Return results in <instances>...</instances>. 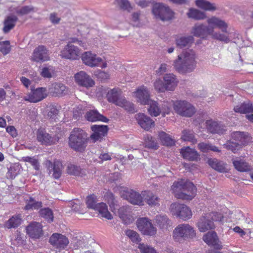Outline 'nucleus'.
<instances>
[{
	"instance_id": "de8ad7c7",
	"label": "nucleus",
	"mask_w": 253,
	"mask_h": 253,
	"mask_svg": "<svg viewBox=\"0 0 253 253\" xmlns=\"http://www.w3.org/2000/svg\"><path fill=\"white\" fill-rule=\"evenodd\" d=\"M224 148L227 150L231 151L232 153L236 154L240 151L243 147L239 143L234 142L231 140H228L223 145Z\"/></svg>"
},
{
	"instance_id": "680f3d73",
	"label": "nucleus",
	"mask_w": 253,
	"mask_h": 253,
	"mask_svg": "<svg viewBox=\"0 0 253 253\" xmlns=\"http://www.w3.org/2000/svg\"><path fill=\"white\" fill-rule=\"evenodd\" d=\"M182 133L181 139L184 141L193 142L195 140V136L191 130H183Z\"/></svg>"
},
{
	"instance_id": "79ce46f5",
	"label": "nucleus",
	"mask_w": 253,
	"mask_h": 253,
	"mask_svg": "<svg viewBox=\"0 0 253 253\" xmlns=\"http://www.w3.org/2000/svg\"><path fill=\"white\" fill-rule=\"evenodd\" d=\"M42 207V203L41 201H36L34 198L30 197L26 201V205L24 207L25 210H38Z\"/></svg>"
},
{
	"instance_id": "3c124183",
	"label": "nucleus",
	"mask_w": 253,
	"mask_h": 253,
	"mask_svg": "<svg viewBox=\"0 0 253 253\" xmlns=\"http://www.w3.org/2000/svg\"><path fill=\"white\" fill-rule=\"evenodd\" d=\"M118 215L125 224L127 225L132 223V218L127 214V211L125 207H122L119 209Z\"/></svg>"
},
{
	"instance_id": "a19ab883",
	"label": "nucleus",
	"mask_w": 253,
	"mask_h": 253,
	"mask_svg": "<svg viewBox=\"0 0 253 253\" xmlns=\"http://www.w3.org/2000/svg\"><path fill=\"white\" fill-rule=\"evenodd\" d=\"M158 137L165 146H172L175 144V141L171 138L170 135L163 131L159 132Z\"/></svg>"
},
{
	"instance_id": "a211bd4d",
	"label": "nucleus",
	"mask_w": 253,
	"mask_h": 253,
	"mask_svg": "<svg viewBox=\"0 0 253 253\" xmlns=\"http://www.w3.org/2000/svg\"><path fill=\"white\" fill-rule=\"evenodd\" d=\"M74 77L76 83L81 86L86 88L91 87L95 84L91 77L83 71L77 73Z\"/></svg>"
},
{
	"instance_id": "473e14b6",
	"label": "nucleus",
	"mask_w": 253,
	"mask_h": 253,
	"mask_svg": "<svg viewBox=\"0 0 253 253\" xmlns=\"http://www.w3.org/2000/svg\"><path fill=\"white\" fill-rule=\"evenodd\" d=\"M107 100L116 105L118 106V104L121 102L124 97L121 96L120 91L117 88H114L109 90L106 94Z\"/></svg>"
},
{
	"instance_id": "338daca9",
	"label": "nucleus",
	"mask_w": 253,
	"mask_h": 253,
	"mask_svg": "<svg viewBox=\"0 0 253 253\" xmlns=\"http://www.w3.org/2000/svg\"><path fill=\"white\" fill-rule=\"evenodd\" d=\"M59 111V109L56 106L52 105L50 106V111L48 112L47 116L51 120L55 121L56 119L57 118Z\"/></svg>"
},
{
	"instance_id": "8fccbe9b",
	"label": "nucleus",
	"mask_w": 253,
	"mask_h": 253,
	"mask_svg": "<svg viewBox=\"0 0 253 253\" xmlns=\"http://www.w3.org/2000/svg\"><path fill=\"white\" fill-rule=\"evenodd\" d=\"M39 213L41 217L44 218L48 222L51 223L53 221V211L49 208H42L40 210Z\"/></svg>"
},
{
	"instance_id": "e433bc0d",
	"label": "nucleus",
	"mask_w": 253,
	"mask_h": 253,
	"mask_svg": "<svg viewBox=\"0 0 253 253\" xmlns=\"http://www.w3.org/2000/svg\"><path fill=\"white\" fill-rule=\"evenodd\" d=\"M137 101L142 105H146L151 100L149 91L146 88L138 89L136 92Z\"/></svg>"
},
{
	"instance_id": "9d476101",
	"label": "nucleus",
	"mask_w": 253,
	"mask_h": 253,
	"mask_svg": "<svg viewBox=\"0 0 253 253\" xmlns=\"http://www.w3.org/2000/svg\"><path fill=\"white\" fill-rule=\"evenodd\" d=\"M136 225L138 230L144 235L151 236L156 234V228L152 224L151 220L147 217L137 219Z\"/></svg>"
},
{
	"instance_id": "20e7f679",
	"label": "nucleus",
	"mask_w": 253,
	"mask_h": 253,
	"mask_svg": "<svg viewBox=\"0 0 253 253\" xmlns=\"http://www.w3.org/2000/svg\"><path fill=\"white\" fill-rule=\"evenodd\" d=\"M152 13L155 18L163 22H169L175 18V12L168 5L153 1Z\"/></svg>"
},
{
	"instance_id": "c9c22d12",
	"label": "nucleus",
	"mask_w": 253,
	"mask_h": 253,
	"mask_svg": "<svg viewBox=\"0 0 253 253\" xmlns=\"http://www.w3.org/2000/svg\"><path fill=\"white\" fill-rule=\"evenodd\" d=\"M213 31V29L209 27L200 25L193 27L191 33L197 37H203Z\"/></svg>"
},
{
	"instance_id": "69168bd1",
	"label": "nucleus",
	"mask_w": 253,
	"mask_h": 253,
	"mask_svg": "<svg viewBox=\"0 0 253 253\" xmlns=\"http://www.w3.org/2000/svg\"><path fill=\"white\" fill-rule=\"evenodd\" d=\"M154 86L155 88L160 92H164L167 90L164 80H157L154 83Z\"/></svg>"
},
{
	"instance_id": "c03bdc74",
	"label": "nucleus",
	"mask_w": 253,
	"mask_h": 253,
	"mask_svg": "<svg viewBox=\"0 0 253 253\" xmlns=\"http://www.w3.org/2000/svg\"><path fill=\"white\" fill-rule=\"evenodd\" d=\"M147 104L149 105L148 112L151 116L157 117L160 114H162L159 103L157 102L151 100Z\"/></svg>"
},
{
	"instance_id": "72a5a7b5",
	"label": "nucleus",
	"mask_w": 253,
	"mask_h": 253,
	"mask_svg": "<svg viewBox=\"0 0 253 253\" xmlns=\"http://www.w3.org/2000/svg\"><path fill=\"white\" fill-rule=\"evenodd\" d=\"M157 226L163 230H167L171 226V221L166 215L159 214L155 217Z\"/></svg>"
},
{
	"instance_id": "4be33fe9",
	"label": "nucleus",
	"mask_w": 253,
	"mask_h": 253,
	"mask_svg": "<svg viewBox=\"0 0 253 253\" xmlns=\"http://www.w3.org/2000/svg\"><path fill=\"white\" fill-rule=\"evenodd\" d=\"M135 118L139 126L146 130L148 131L155 126V122L144 113L136 114Z\"/></svg>"
},
{
	"instance_id": "774afa93",
	"label": "nucleus",
	"mask_w": 253,
	"mask_h": 253,
	"mask_svg": "<svg viewBox=\"0 0 253 253\" xmlns=\"http://www.w3.org/2000/svg\"><path fill=\"white\" fill-rule=\"evenodd\" d=\"M213 37L214 39L226 43L230 42V39L228 36L223 34H221L219 32H216L214 33L213 35Z\"/></svg>"
},
{
	"instance_id": "6ab92c4d",
	"label": "nucleus",
	"mask_w": 253,
	"mask_h": 253,
	"mask_svg": "<svg viewBox=\"0 0 253 253\" xmlns=\"http://www.w3.org/2000/svg\"><path fill=\"white\" fill-rule=\"evenodd\" d=\"M44 164L49 170V173L53 171L52 176L55 179H58L62 174V164L59 160H55L52 163L51 161L46 160Z\"/></svg>"
},
{
	"instance_id": "4468645a",
	"label": "nucleus",
	"mask_w": 253,
	"mask_h": 253,
	"mask_svg": "<svg viewBox=\"0 0 253 253\" xmlns=\"http://www.w3.org/2000/svg\"><path fill=\"white\" fill-rule=\"evenodd\" d=\"M49 59L48 51L46 47L42 45H39L33 51L31 59L37 63H42Z\"/></svg>"
},
{
	"instance_id": "9b49d317",
	"label": "nucleus",
	"mask_w": 253,
	"mask_h": 253,
	"mask_svg": "<svg viewBox=\"0 0 253 253\" xmlns=\"http://www.w3.org/2000/svg\"><path fill=\"white\" fill-rule=\"evenodd\" d=\"M121 196L124 199L127 200L134 205H143L142 195L138 192L129 188H125L120 192Z\"/></svg>"
},
{
	"instance_id": "a878e982",
	"label": "nucleus",
	"mask_w": 253,
	"mask_h": 253,
	"mask_svg": "<svg viewBox=\"0 0 253 253\" xmlns=\"http://www.w3.org/2000/svg\"><path fill=\"white\" fill-rule=\"evenodd\" d=\"M209 165L216 171L221 172H227L228 169L227 168V165L223 161H219L217 159L210 158L207 162Z\"/></svg>"
},
{
	"instance_id": "6e6552de",
	"label": "nucleus",
	"mask_w": 253,
	"mask_h": 253,
	"mask_svg": "<svg viewBox=\"0 0 253 253\" xmlns=\"http://www.w3.org/2000/svg\"><path fill=\"white\" fill-rule=\"evenodd\" d=\"M47 96V90L45 87H40L35 89L33 86L31 87L30 93L24 96L23 100L30 103H37L45 98Z\"/></svg>"
},
{
	"instance_id": "cd10ccee",
	"label": "nucleus",
	"mask_w": 253,
	"mask_h": 253,
	"mask_svg": "<svg viewBox=\"0 0 253 253\" xmlns=\"http://www.w3.org/2000/svg\"><path fill=\"white\" fill-rule=\"evenodd\" d=\"M194 42L192 36H178L175 39V42L176 46L179 48L190 47Z\"/></svg>"
},
{
	"instance_id": "5fc2aeb1",
	"label": "nucleus",
	"mask_w": 253,
	"mask_h": 253,
	"mask_svg": "<svg viewBox=\"0 0 253 253\" xmlns=\"http://www.w3.org/2000/svg\"><path fill=\"white\" fill-rule=\"evenodd\" d=\"M125 234L134 243L139 244L141 241L138 233L134 230L127 229L125 231Z\"/></svg>"
},
{
	"instance_id": "37998d69",
	"label": "nucleus",
	"mask_w": 253,
	"mask_h": 253,
	"mask_svg": "<svg viewBox=\"0 0 253 253\" xmlns=\"http://www.w3.org/2000/svg\"><path fill=\"white\" fill-rule=\"evenodd\" d=\"M94 210L98 211L101 215L102 217L107 219L110 220L113 218L112 214L108 211L106 204L103 202L98 203L97 206L95 208Z\"/></svg>"
},
{
	"instance_id": "2eb2a0df",
	"label": "nucleus",
	"mask_w": 253,
	"mask_h": 253,
	"mask_svg": "<svg viewBox=\"0 0 253 253\" xmlns=\"http://www.w3.org/2000/svg\"><path fill=\"white\" fill-rule=\"evenodd\" d=\"M91 130L93 132L90 135V137L95 142L97 141H101L103 137L107 135L109 127L106 125H94L91 126Z\"/></svg>"
},
{
	"instance_id": "a18cd8bd",
	"label": "nucleus",
	"mask_w": 253,
	"mask_h": 253,
	"mask_svg": "<svg viewBox=\"0 0 253 253\" xmlns=\"http://www.w3.org/2000/svg\"><path fill=\"white\" fill-rule=\"evenodd\" d=\"M22 218L20 214L15 215L10 217L5 223V227L8 229L16 228L21 223Z\"/></svg>"
},
{
	"instance_id": "f704fd0d",
	"label": "nucleus",
	"mask_w": 253,
	"mask_h": 253,
	"mask_svg": "<svg viewBox=\"0 0 253 253\" xmlns=\"http://www.w3.org/2000/svg\"><path fill=\"white\" fill-rule=\"evenodd\" d=\"M234 168L239 172H249L252 170L251 166L245 160L239 159L232 162Z\"/></svg>"
},
{
	"instance_id": "4d7b16f0",
	"label": "nucleus",
	"mask_w": 253,
	"mask_h": 253,
	"mask_svg": "<svg viewBox=\"0 0 253 253\" xmlns=\"http://www.w3.org/2000/svg\"><path fill=\"white\" fill-rule=\"evenodd\" d=\"M66 87L62 84H56L53 87V93L56 96H63L66 94Z\"/></svg>"
},
{
	"instance_id": "603ef678",
	"label": "nucleus",
	"mask_w": 253,
	"mask_h": 253,
	"mask_svg": "<svg viewBox=\"0 0 253 253\" xmlns=\"http://www.w3.org/2000/svg\"><path fill=\"white\" fill-rule=\"evenodd\" d=\"M20 167L19 165L14 164L11 165L8 169V171L6 173V177L8 179H14L16 176L20 173Z\"/></svg>"
},
{
	"instance_id": "e2e57ef3",
	"label": "nucleus",
	"mask_w": 253,
	"mask_h": 253,
	"mask_svg": "<svg viewBox=\"0 0 253 253\" xmlns=\"http://www.w3.org/2000/svg\"><path fill=\"white\" fill-rule=\"evenodd\" d=\"M121 9L130 12L132 7L128 0H116Z\"/></svg>"
},
{
	"instance_id": "ea45409f",
	"label": "nucleus",
	"mask_w": 253,
	"mask_h": 253,
	"mask_svg": "<svg viewBox=\"0 0 253 253\" xmlns=\"http://www.w3.org/2000/svg\"><path fill=\"white\" fill-rule=\"evenodd\" d=\"M187 16L189 18L196 20H204L207 17L205 12L194 8H190L189 9L187 13Z\"/></svg>"
},
{
	"instance_id": "052dcab7",
	"label": "nucleus",
	"mask_w": 253,
	"mask_h": 253,
	"mask_svg": "<svg viewBox=\"0 0 253 253\" xmlns=\"http://www.w3.org/2000/svg\"><path fill=\"white\" fill-rule=\"evenodd\" d=\"M96 198V196L94 194L90 195L86 197V204L88 208L95 209L97 206Z\"/></svg>"
},
{
	"instance_id": "423d86ee",
	"label": "nucleus",
	"mask_w": 253,
	"mask_h": 253,
	"mask_svg": "<svg viewBox=\"0 0 253 253\" xmlns=\"http://www.w3.org/2000/svg\"><path fill=\"white\" fill-rule=\"evenodd\" d=\"M195 237L196 232L193 227L188 224H180L173 231V237L177 241L181 239H192Z\"/></svg>"
},
{
	"instance_id": "1a4fd4ad",
	"label": "nucleus",
	"mask_w": 253,
	"mask_h": 253,
	"mask_svg": "<svg viewBox=\"0 0 253 253\" xmlns=\"http://www.w3.org/2000/svg\"><path fill=\"white\" fill-rule=\"evenodd\" d=\"M170 210L173 215L183 220L190 219L192 215L190 208L184 204L173 203L170 206Z\"/></svg>"
},
{
	"instance_id": "49530a36",
	"label": "nucleus",
	"mask_w": 253,
	"mask_h": 253,
	"mask_svg": "<svg viewBox=\"0 0 253 253\" xmlns=\"http://www.w3.org/2000/svg\"><path fill=\"white\" fill-rule=\"evenodd\" d=\"M67 173L71 175L82 177L85 175V171L80 166L73 164H70L67 168Z\"/></svg>"
},
{
	"instance_id": "4c0bfd02",
	"label": "nucleus",
	"mask_w": 253,
	"mask_h": 253,
	"mask_svg": "<svg viewBox=\"0 0 253 253\" xmlns=\"http://www.w3.org/2000/svg\"><path fill=\"white\" fill-rule=\"evenodd\" d=\"M196 6L205 11H214L217 9L216 4L211 3L207 0H196Z\"/></svg>"
},
{
	"instance_id": "f8f14e48",
	"label": "nucleus",
	"mask_w": 253,
	"mask_h": 253,
	"mask_svg": "<svg viewBox=\"0 0 253 253\" xmlns=\"http://www.w3.org/2000/svg\"><path fill=\"white\" fill-rule=\"evenodd\" d=\"M42 227L39 222H31L26 227V234L32 239H39L43 235Z\"/></svg>"
},
{
	"instance_id": "0eeeda50",
	"label": "nucleus",
	"mask_w": 253,
	"mask_h": 253,
	"mask_svg": "<svg viewBox=\"0 0 253 253\" xmlns=\"http://www.w3.org/2000/svg\"><path fill=\"white\" fill-rule=\"evenodd\" d=\"M173 107L177 114L185 117H191L196 112L195 107L186 100H177L173 103Z\"/></svg>"
},
{
	"instance_id": "09e8293b",
	"label": "nucleus",
	"mask_w": 253,
	"mask_h": 253,
	"mask_svg": "<svg viewBox=\"0 0 253 253\" xmlns=\"http://www.w3.org/2000/svg\"><path fill=\"white\" fill-rule=\"evenodd\" d=\"M144 146L153 150H157L159 147L156 139L150 134L147 135L144 139Z\"/></svg>"
},
{
	"instance_id": "39448f33",
	"label": "nucleus",
	"mask_w": 253,
	"mask_h": 253,
	"mask_svg": "<svg viewBox=\"0 0 253 253\" xmlns=\"http://www.w3.org/2000/svg\"><path fill=\"white\" fill-rule=\"evenodd\" d=\"M220 220V213L211 212L201 217L197 223V226L200 232H204L209 230L214 229L215 227L214 222Z\"/></svg>"
},
{
	"instance_id": "f3484780",
	"label": "nucleus",
	"mask_w": 253,
	"mask_h": 253,
	"mask_svg": "<svg viewBox=\"0 0 253 253\" xmlns=\"http://www.w3.org/2000/svg\"><path fill=\"white\" fill-rule=\"evenodd\" d=\"M49 242L57 249H64L68 245L69 240L65 235L55 233L49 238Z\"/></svg>"
},
{
	"instance_id": "393cba45",
	"label": "nucleus",
	"mask_w": 253,
	"mask_h": 253,
	"mask_svg": "<svg viewBox=\"0 0 253 253\" xmlns=\"http://www.w3.org/2000/svg\"><path fill=\"white\" fill-rule=\"evenodd\" d=\"M233 110L235 112L246 114L253 112V103L250 100H247L235 105Z\"/></svg>"
},
{
	"instance_id": "864d4df0",
	"label": "nucleus",
	"mask_w": 253,
	"mask_h": 253,
	"mask_svg": "<svg viewBox=\"0 0 253 253\" xmlns=\"http://www.w3.org/2000/svg\"><path fill=\"white\" fill-rule=\"evenodd\" d=\"M173 103L172 101H163L159 104L162 117H164L166 114H169L170 113L171 107L172 105L173 106Z\"/></svg>"
},
{
	"instance_id": "7c9ffc66",
	"label": "nucleus",
	"mask_w": 253,
	"mask_h": 253,
	"mask_svg": "<svg viewBox=\"0 0 253 253\" xmlns=\"http://www.w3.org/2000/svg\"><path fill=\"white\" fill-rule=\"evenodd\" d=\"M142 202H145L150 206L159 205V198L151 191H142Z\"/></svg>"
},
{
	"instance_id": "dca6fc26",
	"label": "nucleus",
	"mask_w": 253,
	"mask_h": 253,
	"mask_svg": "<svg viewBox=\"0 0 253 253\" xmlns=\"http://www.w3.org/2000/svg\"><path fill=\"white\" fill-rule=\"evenodd\" d=\"M206 124L208 130L212 134L221 135L225 134L227 131V127L221 122L211 120H207Z\"/></svg>"
},
{
	"instance_id": "b1692460",
	"label": "nucleus",
	"mask_w": 253,
	"mask_h": 253,
	"mask_svg": "<svg viewBox=\"0 0 253 253\" xmlns=\"http://www.w3.org/2000/svg\"><path fill=\"white\" fill-rule=\"evenodd\" d=\"M231 137L242 147L248 145L250 141V136L248 132L234 131L231 133Z\"/></svg>"
},
{
	"instance_id": "c756f323",
	"label": "nucleus",
	"mask_w": 253,
	"mask_h": 253,
	"mask_svg": "<svg viewBox=\"0 0 253 253\" xmlns=\"http://www.w3.org/2000/svg\"><path fill=\"white\" fill-rule=\"evenodd\" d=\"M209 24L213 28H217L222 32H227V24L224 21L215 16H212L208 20Z\"/></svg>"
},
{
	"instance_id": "bb28decb",
	"label": "nucleus",
	"mask_w": 253,
	"mask_h": 253,
	"mask_svg": "<svg viewBox=\"0 0 253 253\" xmlns=\"http://www.w3.org/2000/svg\"><path fill=\"white\" fill-rule=\"evenodd\" d=\"M37 138L39 142L45 145H51L54 143V138L44 129H39L37 131Z\"/></svg>"
},
{
	"instance_id": "13d9d810",
	"label": "nucleus",
	"mask_w": 253,
	"mask_h": 253,
	"mask_svg": "<svg viewBox=\"0 0 253 253\" xmlns=\"http://www.w3.org/2000/svg\"><path fill=\"white\" fill-rule=\"evenodd\" d=\"M33 11H34V7L32 5L23 6L15 11L16 13L20 16L26 15Z\"/></svg>"
},
{
	"instance_id": "aec40b11",
	"label": "nucleus",
	"mask_w": 253,
	"mask_h": 253,
	"mask_svg": "<svg viewBox=\"0 0 253 253\" xmlns=\"http://www.w3.org/2000/svg\"><path fill=\"white\" fill-rule=\"evenodd\" d=\"M203 241L209 246H212L214 249L220 250L222 245L215 231L208 232L203 237Z\"/></svg>"
},
{
	"instance_id": "58836bf2",
	"label": "nucleus",
	"mask_w": 253,
	"mask_h": 253,
	"mask_svg": "<svg viewBox=\"0 0 253 253\" xmlns=\"http://www.w3.org/2000/svg\"><path fill=\"white\" fill-rule=\"evenodd\" d=\"M18 18L14 15L7 16L3 22V32L4 33H8L15 26Z\"/></svg>"
},
{
	"instance_id": "f257e3e1",
	"label": "nucleus",
	"mask_w": 253,
	"mask_h": 253,
	"mask_svg": "<svg viewBox=\"0 0 253 253\" xmlns=\"http://www.w3.org/2000/svg\"><path fill=\"white\" fill-rule=\"evenodd\" d=\"M195 54L192 50L183 51L173 61L174 69L180 74L193 72L196 67Z\"/></svg>"
},
{
	"instance_id": "2f4dec72",
	"label": "nucleus",
	"mask_w": 253,
	"mask_h": 253,
	"mask_svg": "<svg viewBox=\"0 0 253 253\" xmlns=\"http://www.w3.org/2000/svg\"><path fill=\"white\" fill-rule=\"evenodd\" d=\"M167 90L173 91L176 86L178 81L173 74H167L163 77Z\"/></svg>"
},
{
	"instance_id": "ddd939ff",
	"label": "nucleus",
	"mask_w": 253,
	"mask_h": 253,
	"mask_svg": "<svg viewBox=\"0 0 253 253\" xmlns=\"http://www.w3.org/2000/svg\"><path fill=\"white\" fill-rule=\"evenodd\" d=\"M60 55L62 58L77 60L80 56V49L73 44H67L60 51Z\"/></svg>"
},
{
	"instance_id": "bf43d9fd",
	"label": "nucleus",
	"mask_w": 253,
	"mask_h": 253,
	"mask_svg": "<svg viewBox=\"0 0 253 253\" xmlns=\"http://www.w3.org/2000/svg\"><path fill=\"white\" fill-rule=\"evenodd\" d=\"M138 248L141 253H158L153 247L144 243H139Z\"/></svg>"
},
{
	"instance_id": "6e6d98bb",
	"label": "nucleus",
	"mask_w": 253,
	"mask_h": 253,
	"mask_svg": "<svg viewBox=\"0 0 253 253\" xmlns=\"http://www.w3.org/2000/svg\"><path fill=\"white\" fill-rule=\"evenodd\" d=\"M118 106L124 108L125 110L130 113L135 112V107L134 104L128 101L125 97L122 99L121 102L118 104Z\"/></svg>"
},
{
	"instance_id": "412c9836",
	"label": "nucleus",
	"mask_w": 253,
	"mask_h": 253,
	"mask_svg": "<svg viewBox=\"0 0 253 253\" xmlns=\"http://www.w3.org/2000/svg\"><path fill=\"white\" fill-rule=\"evenodd\" d=\"M81 59L85 65L91 67L98 66L102 61L100 57H96V55L91 51L84 52L82 54Z\"/></svg>"
},
{
	"instance_id": "7ed1b4c3",
	"label": "nucleus",
	"mask_w": 253,
	"mask_h": 253,
	"mask_svg": "<svg viewBox=\"0 0 253 253\" xmlns=\"http://www.w3.org/2000/svg\"><path fill=\"white\" fill-rule=\"evenodd\" d=\"M68 139L69 146L73 150L79 152L85 151L87 144V134L82 128H74Z\"/></svg>"
},
{
	"instance_id": "c85d7f7f",
	"label": "nucleus",
	"mask_w": 253,
	"mask_h": 253,
	"mask_svg": "<svg viewBox=\"0 0 253 253\" xmlns=\"http://www.w3.org/2000/svg\"><path fill=\"white\" fill-rule=\"evenodd\" d=\"M85 118L87 120L90 122L101 121L108 123L109 121V119L100 114L96 110H91L87 111L85 114Z\"/></svg>"
},
{
	"instance_id": "0e129e2a",
	"label": "nucleus",
	"mask_w": 253,
	"mask_h": 253,
	"mask_svg": "<svg viewBox=\"0 0 253 253\" xmlns=\"http://www.w3.org/2000/svg\"><path fill=\"white\" fill-rule=\"evenodd\" d=\"M0 51L3 54H7L10 51V42L9 41L0 42Z\"/></svg>"
},
{
	"instance_id": "5701e85b",
	"label": "nucleus",
	"mask_w": 253,
	"mask_h": 253,
	"mask_svg": "<svg viewBox=\"0 0 253 253\" xmlns=\"http://www.w3.org/2000/svg\"><path fill=\"white\" fill-rule=\"evenodd\" d=\"M180 153L184 159L189 161H197L200 159V155L197 151L189 146L182 148Z\"/></svg>"
},
{
	"instance_id": "f03ea898",
	"label": "nucleus",
	"mask_w": 253,
	"mask_h": 253,
	"mask_svg": "<svg viewBox=\"0 0 253 253\" xmlns=\"http://www.w3.org/2000/svg\"><path fill=\"white\" fill-rule=\"evenodd\" d=\"M171 190L177 199L191 200L195 197L196 188L192 182L181 179L173 183Z\"/></svg>"
}]
</instances>
